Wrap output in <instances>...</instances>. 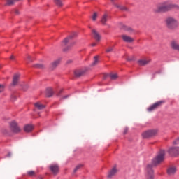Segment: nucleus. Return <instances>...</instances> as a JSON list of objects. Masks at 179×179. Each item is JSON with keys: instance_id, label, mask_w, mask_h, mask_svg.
Here are the masks:
<instances>
[{"instance_id": "nucleus-1", "label": "nucleus", "mask_w": 179, "mask_h": 179, "mask_svg": "<svg viewBox=\"0 0 179 179\" xmlns=\"http://www.w3.org/2000/svg\"><path fill=\"white\" fill-rule=\"evenodd\" d=\"M173 9L179 10V6L176 3H173L170 1H166L158 5L154 10V12L155 13H166V12H170V10H173Z\"/></svg>"}, {"instance_id": "nucleus-2", "label": "nucleus", "mask_w": 179, "mask_h": 179, "mask_svg": "<svg viewBox=\"0 0 179 179\" xmlns=\"http://www.w3.org/2000/svg\"><path fill=\"white\" fill-rule=\"evenodd\" d=\"M166 157V151L164 150H161L157 156L153 158L152 161V164H150L152 168L156 167V166H159V164H162L163 162H164V159Z\"/></svg>"}, {"instance_id": "nucleus-3", "label": "nucleus", "mask_w": 179, "mask_h": 179, "mask_svg": "<svg viewBox=\"0 0 179 179\" xmlns=\"http://www.w3.org/2000/svg\"><path fill=\"white\" fill-rule=\"evenodd\" d=\"M165 24L169 30H176L178 27V20L174 17L169 16L165 19Z\"/></svg>"}, {"instance_id": "nucleus-4", "label": "nucleus", "mask_w": 179, "mask_h": 179, "mask_svg": "<svg viewBox=\"0 0 179 179\" xmlns=\"http://www.w3.org/2000/svg\"><path fill=\"white\" fill-rule=\"evenodd\" d=\"M164 101H159L156 102L155 103L151 105L150 107L148 108L147 110L148 113H152V111H155V110H157L162 104H164Z\"/></svg>"}, {"instance_id": "nucleus-5", "label": "nucleus", "mask_w": 179, "mask_h": 179, "mask_svg": "<svg viewBox=\"0 0 179 179\" xmlns=\"http://www.w3.org/2000/svg\"><path fill=\"white\" fill-rule=\"evenodd\" d=\"M164 101H159L156 102L155 103L151 105L150 107L148 108L147 110L148 113H152V111H155V110H157L162 104H164Z\"/></svg>"}, {"instance_id": "nucleus-6", "label": "nucleus", "mask_w": 179, "mask_h": 179, "mask_svg": "<svg viewBox=\"0 0 179 179\" xmlns=\"http://www.w3.org/2000/svg\"><path fill=\"white\" fill-rule=\"evenodd\" d=\"M146 178L154 179L153 168L151 164H148L146 168Z\"/></svg>"}, {"instance_id": "nucleus-7", "label": "nucleus", "mask_w": 179, "mask_h": 179, "mask_svg": "<svg viewBox=\"0 0 179 179\" xmlns=\"http://www.w3.org/2000/svg\"><path fill=\"white\" fill-rule=\"evenodd\" d=\"M10 129L11 132H14L15 134L20 132V127H19V125H17V122L15 121L10 123Z\"/></svg>"}, {"instance_id": "nucleus-8", "label": "nucleus", "mask_w": 179, "mask_h": 179, "mask_svg": "<svg viewBox=\"0 0 179 179\" xmlns=\"http://www.w3.org/2000/svg\"><path fill=\"white\" fill-rule=\"evenodd\" d=\"M49 169L52 174H54L55 176H57V174H58V172L59 171V166H58V164H51L49 166Z\"/></svg>"}, {"instance_id": "nucleus-9", "label": "nucleus", "mask_w": 179, "mask_h": 179, "mask_svg": "<svg viewBox=\"0 0 179 179\" xmlns=\"http://www.w3.org/2000/svg\"><path fill=\"white\" fill-rule=\"evenodd\" d=\"M171 48L173 50V51H178L179 52V43L176 40H173L170 43Z\"/></svg>"}, {"instance_id": "nucleus-10", "label": "nucleus", "mask_w": 179, "mask_h": 179, "mask_svg": "<svg viewBox=\"0 0 179 179\" xmlns=\"http://www.w3.org/2000/svg\"><path fill=\"white\" fill-rule=\"evenodd\" d=\"M59 64H61V59H57L56 60L53 61L50 65V70L54 71V69H55V68H57Z\"/></svg>"}, {"instance_id": "nucleus-11", "label": "nucleus", "mask_w": 179, "mask_h": 179, "mask_svg": "<svg viewBox=\"0 0 179 179\" xmlns=\"http://www.w3.org/2000/svg\"><path fill=\"white\" fill-rule=\"evenodd\" d=\"M169 155H171L172 156H176L178 155V147H172L170 148L168 150Z\"/></svg>"}, {"instance_id": "nucleus-12", "label": "nucleus", "mask_w": 179, "mask_h": 179, "mask_svg": "<svg viewBox=\"0 0 179 179\" xmlns=\"http://www.w3.org/2000/svg\"><path fill=\"white\" fill-rule=\"evenodd\" d=\"M87 70L86 69L77 70L75 71V76L77 78H80V76H83Z\"/></svg>"}, {"instance_id": "nucleus-13", "label": "nucleus", "mask_w": 179, "mask_h": 179, "mask_svg": "<svg viewBox=\"0 0 179 179\" xmlns=\"http://www.w3.org/2000/svg\"><path fill=\"white\" fill-rule=\"evenodd\" d=\"M117 167H113L108 173V178H113V177H114V176H115V174H117Z\"/></svg>"}, {"instance_id": "nucleus-14", "label": "nucleus", "mask_w": 179, "mask_h": 179, "mask_svg": "<svg viewBox=\"0 0 179 179\" xmlns=\"http://www.w3.org/2000/svg\"><path fill=\"white\" fill-rule=\"evenodd\" d=\"M122 38L123 41H124L125 43H134V41H135L132 37L128 36L127 35H122Z\"/></svg>"}, {"instance_id": "nucleus-15", "label": "nucleus", "mask_w": 179, "mask_h": 179, "mask_svg": "<svg viewBox=\"0 0 179 179\" xmlns=\"http://www.w3.org/2000/svg\"><path fill=\"white\" fill-rule=\"evenodd\" d=\"M20 78V74L16 73L14 75L13 78V83H12L13 86H16V85H17Z\"/></svg>"}, {"instance_id": "nucleus-16", "label": "nucleus", "mask_w": 179, "mask_h": 179, "mask_svg": "<svg viewBox=\"0 0 179 179\" xmlns=\"http://www.w3.org/2000/svg\"><path fill=\"white\" fill-rule=\"evenodd\" d=\"M92 34L96 41H100V40H101V36H100V34H99L96 29H92Z\"/></svg>"}, {"instance_id": "nucleus-17", "label": "nucleus", "mask_w": 179, "mask_h": 179, "mask_svg": "<svg viewBox=\"0 0 179 179\" xmlns=\"http://www.w3.org/2000/svg\"><path fill=\"white\" fill-rule=\"evenodd\" d=\"M176 171H177V169H176L174 166H171L168 169L167 173L169 176H173L176 174Z\"/></svg>"}, {"instance_id": "nucleus-18", "label": "nucleus", "mask_w": 179, "mask_h": 179, "mask_svg": "<svg viewBox=\"0 0 179 179\" xmlns=\"http://www.w3.org/2000/svg\"><path fill=\"white\" fill-rule=\"evenodd\" d=\"M107 20H108V14L105 13L101 19V23H102L104 26H106L107 23Z\"/></svg>"}, {"instance_id": "nucleus-19", "label": "nucleus", "mask_w": 179, "mask_h": 179, "mask_svg": "<svg viewBox=\"0 0 179 179\" xmlns=\"http://www.w3.org/2000/svg\"><path fill=\"white\" fill-rule=\"evenodd\" d=\"M149 62H150V60L149 59H140L138 61V64L141 66H144V65H148Z\"/></svg>"}, {"instance_id": "nucleus-20", "label": "nucleus", "mask_w": 179, "mask_h": 179, "mask_svg": "<svg viewBox=\"0 0 179 179\" xmlns=\"http://www.w3.org/2000/svg\"><path fill=\"white\" fill-rule=\"evenodd\" d=\"M76 34H73V35H71L68 38H66L63 41H62V45H66L68 43H69V40H71V38H73V36H75Z\"/></svg>"}, {"instance_id": "nucleus-21", "label": "nucleus", "mask_w": 179, "mask_h": 179, "mask_svg": "<svg viewBox=\"0 0 179 179\" xmlns=\"http://www.w3.org/2000/svg\"><path fill=\"white\" fill-rule=\"evenodd\" d=\"M24 130L25 132H31L33 131V125L26 124L24 127Z\"/></svg>"}, {"instance_id": "nucleus-22", "label": "nucleus", "mask_w": 179, "mask_h": 179, "mask_svg": "<svg viewBox=\"0 0 179 179\" xmlns=\"http://www.w3.org/2000/svg\"><path fill=\"white\" fill-rule=\"evenodd\" d=\"M52 94H54V91H52V88L49 87L46 89V96L47 97H52Z\"/></svg>"}, {"instance_id": "nucleus-23", "label": "nucleus", "mask_w": 179, "mask_h": 179, "mask_svg": "<svg viewBox=\"0 0 179 179\" xmlns=\"http://www.w3.org/2000/svg\"><path fill=\"white\" fill-rule=\"evenodd\" d=\"M34 106L38 110H43V108H45V106L41 104L40 102H36L34 103Z\"/></svg>"}, {"instance_id": "nucleus-24", "label": "nucleus", "mask_w": 179, "mask_h": 179, "mask_svg": "<svg viewBox=\"0 0 179 179\" xmlns=\"http://www.w3.org/2000/svg\"><path fill=\"white\" fill-rule=\"evenodd\" d=\"M123 29H124V30H125L126 31H128L129 33L134 32V29L132 28H131V27H127L126 25H124Z\"/></svg>"}, {"instance_id": "nucleus-25", "label": "nucleus", "mask_w": 179, "mask_h": 179, "mask_svg": "<svg viewBox=\"0 0 179 179\" xmlns=\"http://www.w3.org/2000/svg\"><path fill=\"white\" fill-rule=\"evenodd\" d=\"M148 133L150 134V138L152 136H155L157 134V130H148Z\"/></svg>"}, {"instance_id": "nucleus-26", "label": "nucleus", "mask_w": 179, "mask_h": 179, "mask_svg": "<svg viewBox=\"0 0 179 179\" xmlns=\"http://www.w3.org/2000/svg\"><path fill=\"white\" fill-rule=\"evenodd\" d=\"M115 6H116V8H117L118 9H120V10H128V8L124 6L115 4Z\"/></svg>"}, {"instance_id": "nucleus-27", "label": "nucleus", "mask_w": 179, "mask_h": 179, "mask_svg": "<svg viewBox=\"0 0 179 179\" xmlns=\"http://www.w3.org/2000/svg\"><path fill=\"white\" fill-rule=\"evenodd\" d=\"M97 64H99V57L95 56V57H94V62H93V63L92 64V66H96V65H97Z\"/></svg>"}, {"instance_id": "nucleus-28", "label": "nucleus", "mask_w": 179, "mask_h": 179, "mask_svg": "<svg viewBox=\"0 0 179 179\" xmlns=\"http://www.w3.org/2000/svg\"><path fill=\"white\" fill-rule=\"evenodd\" d=\"M142 136L144 139H146L148 138H150V136L149 134V131H144L143 134H142Z\"/></svg>"}, {"instance_id": "nucleus-29", "label": "nucleus", "mask_w": 179, "mask_h": 179, "mask_svg": "<svg viewBox=\"0 0 179 179\" xmlns=\"http://www.w3.org/2000/svg\"><path fill=\"white\" fill-rule=\"evenodd\" d=\"M55 5H57V6H59V8H61V6L64 5L62 1L61 0H55Z\"/></svg>"}, {"instance_id": "nucleus-30", "label": "nucleus", "mask_w": 179, "mask_h": 179, "mask_svg": "<svg viewBox=\"0 0 179 179\" xmlns=\"http://www.w3.org/2000/svg\"><path fill=\"white\" fill-rule=\"evenodd\" d=\"M109 76L112 80H115V79L118 78V75H117V73H110Z\"/></svg>"}, {"instance_id": "nucleus-31", "label": "nucleus", "mask_w": 179, "mask_h": 179, "mask_svg": "<svg viewBox=\"0 0 179 179\" xmlns=\"http://www.w3.org/2000/svg\"><path fill=\"white\" fill-rule=\"evenodd\" d=\"M20 0H8L7 5H14L15 2H19Z\"/></svg>"}, {"instance_id": "nucleus-32", "label": "nucleus", "mask_w": 179, "mask_h": 179, "mask_svg": "<svg viewBox=\"0 0 179 179\" xmlns=\"http://www.w3.org/2000/svg\"><path fill=\"white\" fill-rule=\"evenodd\" d=\"M27 176L29 177H34V176H36V172L34 171H29L27 172Z\"/></svg>"}, {"instance_id": "nucleus-33", "label": "nucleus", "mask_w": 179, "mask_h": 179, "mask_svg": "<svg viewBox=\"0 0 179 179\" xmlns=\"http://www.w3.org/2000/svg\"><path fill=\"white\" fill-rule=\"evenodd\" d=\"M106 52H113L114 51V46H110L106 49Z\"/></svg>"}, {"instance_id": "nucleus-34", "label": "nucleus", "mask_w": 179, "mask_h": 179, "mask_svg": "<svg viewBox=\"0 0 179 179\" xmlns=\"http://www.w3.org/2000/svg\"><path fill=\"white\" fill-rule=\"evenodd\" d=\"M34 68H39L40 69H43L44 68V65L40 64H36L34 65Z\"/></svg>"}, {"instance_id": "nucleus-35", "label": "nucleus", "mask_w": 179, "mask_h": 179, "mask_svg": "<svg viewBox=\"0 0 179 179\" xmlns=\"http://www.w3.org/2000/svg\"><path fill=\"white\" fill-rule=\"evenodd\" d=\"M82 166H83L82 164L77 165L73 170V173H76V171H78V170H79V169H80V167Z\"/></svg>"}, {"instance_id": "nucleus-36", "label": "nucleus", "mask_w": 179, "mask_h": 179, "mask_svg": "<svg viewBox=\"0 0 179 179\" xmlns=\"http://www.w3.org/2000/svg\"><path fill=\"white\" fill-rule=\"evenodd\" d=\"M10 100L11 101H15V100H16V94H12L10 95Z\"/></svg>"}, {"instance_id": "nucleus-37", "label": "nucleus", "mask_w": 179, "mask_h": 179, "mask_svg": "<svg viewBox=\"0 0 179 179\" xmlns=\"http://www.w3.org/2000/svg\"><path fill=\"white\" fill-rule=\"evenodd\" d=\"M92 18V20H94V22L96 21V20L97 19V13H94Z\"/></svg>"}, {"instance_id": "nucleus-38", "label": "nucleus", "mask_w": 179, "mask_h": 179, "mask_svg": "<svg viewBox=\"0 0 179 179\" xmlns=\"http://www.w3.org/2000/svg\"><path fill=\"white\" fill-rule=\"evenodd\" d=\"M5 90V86L3 85H0V93H2Z\"/></svg>"}, {"instance_id": "nucleus-39", "label": "nucleus", "mask_w": 179, "mask_h": 179, "mask_svg": "<svg viewBox=\"0 0 179 179\" xmlns=\"http://www.w3.org/2000/svg\"><path fill=\"white\" fill-rule=\"evenodd\" d=\"M31 61H33V60H31V56L28 55L27 57V62H31Z\"/></svg>"}, {"instance_id": "nucleus-40", "label": "nucleus", "mask_w": 179, "mask_h": 179, "mask_svg": "<svg viewBox=\"0 0 179 179\" xmlns=\"http://www.w3.org/2000/svg\"><path fill=\"white\" fill-rule=\"evenodd\" d=\"M173 145H179V138L173 141Z\"/></svg>"}, {"instance_id": "nucleus-41", "label": "nucleus", "mask_w": 179, "mask_h": 179, "mask_svg": "<svg viewBox=\"0 0 179 179\" xmlns=\"http://www.w3.org/2000/svg\"><path fill=\"white\" fill-rule=\"evenodd\" d=\"M8 133V130H6V129H3V134H7Z\"/></svg>"}, {"instance_id": "nucleus-42", "label": "nucleus", "mask_w": 179, "mask_h": 179, "mask_svg": "<svg viewBox=\"0 0 179 179\" xmlns=\"http://www.w3.org/2000/svg\"><path fill=\"white\" fill-rule=\"evenodd\" d=\"M15 13L16 15H19V10H15Z\"/></svg>"}, {"instance_id": "nucleus-43", "label": "nucleus", "mask_w": 179, "mask_h": 179, "mask_svg": "<svg viewBox=\"0 0 179 179\" xmlns=\"http://www.w3.org/2000/svg\"><path fill=\"white\" fill-rule=\"evenodd\" d=\"M10 59H12V60L15 59V56L12 55V56L10 57Z\"/></svg>"}, {"instance_id": "nucleus-44", "label": "nucleus", "mask_w": 179, "mask_h": 179, "mask_svg": "<svg viewBox=\"0 0 179 179\" xmlns=\"http://www.w3.org/2000/svg\"><path fill=\"white\" fill-rule=\"evenodd\" d=\"M61 93H62V90H60L59 93H57V95L59 96V94H61Z\"/></svg>"}, {"instance_id": "nucleus-45", "label": "nucleus", "mask_w": 179, "mask_h": 179, "mask_svg": "<svg viewBox=\"0 0 179 179\" xmlns=\"http://www.w3.org/2000/svg\"><path fill=\"white\" fill-rule=\"evenodd\" d=\"M96 43H94L92 44V47H96Z\"/></svg>"}, {"instance_id": "nucleus-46", "label": "nucleus", "mask_w": 179, "mask_h": 179, "mask_svg": "<svg viewBox=\"0 0 179 179\" xmlns=\"http://www.w3.org/2000/svg\"><path fill=\"white\" fill-rule=\"evenodd\" d=\"M63 99H68V96H64Z\"/></svg>"}, {"instance_id": "nucleus-47", "label": "nucleus", "mask_w": 179, "mask_h": 179, "mask_svg": "<svg viewBox=\"0 0 179 179\" xmlns=\"http://www.w3.org/2000/svg\"><path fill=\"white\" fill-rule=\"evenodd\" d=\"M8 157L11 156V154H10V153H8Z\"/></svg>"}, {"instance_id": "nucleus-48", "label": "nucleus", "mask_w": 179, "mask_h": 179, "mask_svg": "<svg viewBox=\"0 0 179 179\" xmlns=\"http://www.w3.org/2000/svg\"><path fill=\"white\" fill-rule=\"evenodd\" d=\"M110 1H111V2H114L115 0H110Z\"/></svg>"}, {"instance_id": "nucleus-49", "label": "nucleus", "mask_w": 179, "mask_h": 179, "mask_svg": "<svg viewBox=\"0 0 179 179\" xmlns=\"http://www.w3.org/2000/svg\"><path fill=\"white\" fill-rule=\"evenodd\" d=\"M178 155H179V147H178Z\"/></svg>"}]
</instances>
